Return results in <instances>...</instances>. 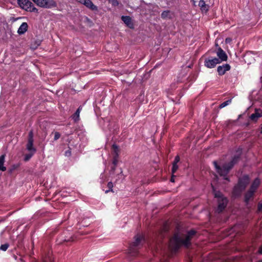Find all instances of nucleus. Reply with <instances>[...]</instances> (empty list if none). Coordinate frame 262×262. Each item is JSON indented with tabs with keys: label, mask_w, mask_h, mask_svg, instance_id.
<instances>
[{
	"label": "nucleus",
	"mask_w": 262,
	"mask_h": 262,
	"mask_svg": "<svg viewBox=\"0 0 262 262\" xmlns=\"http://www.w3.org/2000/svg\"><path fill=\"white\" fill-rule=\"evenodd\" d=\"M195 233V230H191L187 234L179 232L175 233L173 236L170 239L169 248L172 252H176L182 245L188 247L191 244L190 241Z\"/></svg>",
	"instance_id": "nucleus-1"
},
{
	"label": "nucleus",
	"mask_w": 262,
	"mask_h": 262,
	"mask_svg": "<svg viewBox=\"0 0 262 262\" xmlns=\"http://www.w3.org/2000/svg\"><path fill=\"white\" fill-rule=\"evenodd\" d=\"M239 159V156L236 155L233 158L232 160L229 163L225 164L222 166L218 165L217 162L215 161H213V164L217 172L221 176L223 177L225 180L229 181L228 178L227 177V176L233 166L237 163Z\"/></svg>",
	"instance_id": "nucleus-2"
},
{
	"label": "nucleus",
	"mask_w": 262,
	"mask_h": 262,
	"mask_svg": "<svg viewBox=\"0 0 262 262\" xmlns=\"http://www.w3.org/2000/svg\"><path fill=\"white\" fill-rule=\"evenodd\" d=\"M249 183V177L247 175L239 178L238 184L234 187L233 193L235 196H238L241 194L247 185Z\"/></svg>",
	"instance_id": "nucleus-3"
},
{
	"label": "nucleus",
	"mask_w": 262,
	"mask_h": 262,
	"mask_svg": "<svg viewBox=\"0 0 262 262\" xmlns=\"http://www.w3.org/2000/svg\"><path fill=\"white\" fill-rule=\"evenodd\" d=\"M144 238L142 235L138 234L135 236V241L130 244L128 254L130 256H136L137 255L138 251L137 247L140 246Z\"/></svg>",
	"instance_id": "nucleus-4"
},
{
	"label": "nucleus",
	"mask_w": 262,
	"mask_h": 262,
	"mask_svg": "<svg viewBox=\"0 0 262 262\" xmlns=\"http://www.w3.org/2000/svg\"><path fill=\"white\" fill-rule=\"evenodd\" d=\"M37 6L45 8H52L57 6L56 3L54 0H32Z\"/></svg>",
	"instance_id": "nucleus-5"
},
{
	"label": "nucleus",
	"mask_w": 262,
	"mask_h": 262,
	"mask_svg": "<svg viewBox=\"0 0 262 262\" xmlns=\"http://www.w3.org/2000/svg\"><path fill=\"white\" fill-rule=\"evenodd\" d=\"M33 133L32 130H30L28 135V142L26 145L27 149L31 152H35L36 149L33 147Z\"/></svg>",
	"instance_id": "nucleus-6"
},
{
	"label": "nucleus",
	"mask_w": 262,
	"mask_h": 262,
	"mask_svg": "<svg viewBox=\"0 0 262 262\" xmlns=\"http://www.w3.org/2000/svg\"><path fill=\"white\" fill-rule=\"evenodd\" d=\"M219 59L217 58H207L205 60L204 65L208 68H213L217 64L220 63Z\"/></svg>",
	"instance_id": "nucleus-7"
},
{
	"label": "nucleus",
	"mask_w": 262,
	"mask_h": 262,
	"mask_svg": "<svg viewBox=\"0 0 262 262\" xmlns=\"http://www.w3.org/2000/svg\"><path fill=\"white\" fill-rule=\"evenodd\" d=\"M93 11H98V7L91 0H76Z\"/></svg>",
	"instance_id": "nucleus-8"
},
{
	"label": "nucleus",
	"mask_w": 262,
	"mask_h": 262,
	"mask_svg": "<svg viewBox=\"0 0 262 262\" xmlns=\"http://www.w3.org/2000/svg\"><path fill=\"white\" fill-rule=\"evenodd\" d=\"M216 55L219 57L220 63L227 60L228 56L225 52L221 48L219 47L216 51Z\"/></svg>",
	"instance_id": "nucleus-9"
},
{
	"label": "nucleus",
	"mask_w": 262,
	"mask_h": 262,
	"mask_svg": "<svg viewBox=\"0 0 262 262\" xmlns=\"http://www.w3.org/2000/svg\"><path fill=\"white\" fill-rule=\"evenodd\" d=\"M217 202H218V206H217L216 211L218 213H220L226 207L228 201L226 198H221L219 200H217Z\"/></svg>",
	"instance_id": "nucleus-10"
},
{
	"label": "nucleus",
	"mask_w": 262,
	"mask_h": 262,
	"mask_svg": "<svg viewBox=\"0 0 262 262\" xmlns=\"http://www.w3.org/2000/svg\"><path fill=\"white\" fill-rule=\"evenodd\" d=\"M17 3L21 8L28 11L32 6V3L29 0H17Z\"/></svg>",
	"instance_id": "nucleus-11"
},
{
	"label": "nucleus",
	"mask_w": 262,
	"mask_h": 262,
	"mask_svg": "<svg viewBox=\"0 0 262 262\" xmlns=\"http://www.w3.org/2000/svg\"><path fill=\"white\" fill-rule=\"evenodd\" d=\"M231 67L229 64H225L220 66L217 68V71L219 75H223L227 71L230 70Z\"/></svg>",
	"instance_id": "nucleus-12"
},
{
	"label": "nucleus",
	"mask_w": 262,
	"mask_h": 262,
	"mask_svg": "<svg viewBox=\"0 0 262 262\" xmlns=\"http://www.w3.org/2000/svg\"><path fill=\"white\" fill-rule=\"evenodd\" d=\"M262 116V110L258 108L255 109V113L251 114L250 119L254 122L257 121L258 118Z\"/></svg>",
	"instance_id": "nucleus-13"
},
{
	"label": "nucleus",
	"mask_w": 262,
	"mask_h": 262,
	"mask_svg": "<svg viewBox=\"0 0 262 262\" xmlns=\"http://www.w3.org/2000/svg\"><path fill=\"white\" fill-rule=\"evenodd\" d=\"M121 20L124 23V24L129 28H134V24L132 22V18L129 16H122L121 17Z\"/></svg>",
	"instance_id": "nucleus-14"
},
{
	"label": "nucleus",
	"mask_w": 262,
	"mask_h": 262,
	"mask_svg": "<svg viewBox=\"0 0 262 262\" xmlns=\"http://www.w3.org/2000/svg\"><path fill=\"white\" fill-rule=\"evenodd\" d=\"M28 26L27 23H23L19 27L17 33L19 35L24 34L28 30Z\"/></svg>",
	"instance_id": "nucleus-15"
},
{
	"label": "nucleus",
	"mask_w": 262,
	"mask_h": 262,
	"mask_svg": "<svg viewBox=\"0 0 262 262\" xmlns=\"http://www.w3.org/2000/svg\"><path fill=\"white\" fill-rule=\"evenodd\" d=\"M199 6L202 12H206L208 10V6L205 4L204 0H200L199 3Z\"/></svg>",
	"instance_id": "nucleus-16"
},
{
	"label": "nucleus",
	"mask_w": 262,
	"mask_h": 262,
	"mask_svg": "<svg viewBox=\"0 0 262 262\" xmlns=\"http://www.w3.org/2000/svg\"><path fill=\"white\" fill-rule=\"evenodd\" d=\"M254 192L255 191L249 189V190L245 194V201L247 204L248 203L250 199L253 197Z\"/></svg>",
	"instance_id": "nucleus-17"
},
{
	"label": "nucleus",
	"mask_w": 262,
	"mask_h": 262,
	"mask_svg": "<svg viewBox=\"0 0 262 262\" xmlns=\"http://www.w3.org/2000/svg\"><path fill=\"white\" fill-rule=\"evenodd\" d=\"M260 184V181L258 179L256 178L254 180L253 182L252 183L250 189L255 191L256 189L258 188L259 185Z\"/></svg>",
	"instance_id": "nucleus-18"
},
{
	"label": "nucleus",
	"mask_w": 262,
	"mask_h": 262,
	"mask_svg": "<svg viewBox=\"0 0 262 262\" xmlns=\"http://www.w3.org/2000/svg\"><path fill=\"white\" fill-rule=\"evenodd\" d=\"M81 106H79L74 114L73 115L72 118L75 122H77L79 120V114L81 110Z\"/></svg>",
	"instance_id": "nucleus-19"
},
{
	"label": "nucleus",
	"mask_w": 262,
	"mask_h": 262,
	"mask_svg": "<svg viewBox=\"0 0 262 262\" xmlns=\"http://www.w3.org/2000/svg\"><path fill=\"white\" fill-rule=\"evenodd\" d=\"M162 19L170 18H171V12L169 10L164 11L161 15Z\"/></svg>",
	"instance_id": "nucleus-20"
},
{
	"label": "nucleus",
	"mask_w": 262,
	"mask_h": 262,
	"mask_svg": "<svg viewBox=\"0 0 262 262\" xmlns=\"http://www.w3.org/2000/svg\"><path fill=\"white\" fill-rule=\"evenodd\" d=\"M112 149L113 150V152H114V154L115 158H118V156H119V151H120V149H119V146H117L116 144H114L112 145Z\"/></svg>",
	"instance_id": "nucleus-21"
},
{
	"label": "nucleus",
	"mask_w": 262,
	"mask_h": 262,
	"mask_svg": "<svg viewBox=\"0 0 262 262\" xmlns=\"http://www.w3.org/2000/svg\"><path fill=\"white\" fill-rule=\"evenodd\" d=\"M5 161V155H3L0 156V170L4 171L6 170V167L4 166Z\"/></svg>",
	"instance_id": "nucleus-22"
},
{
	"label": "nucleus",
	"mask_w": 262,
	"mask_h": 262,
	"mask_svg": "<svg viewBox=\"0 0 262 262\" xmlns=\"http://www.w3.org/2000/svg\"><path fill=\"white\" fill-rule=\"evenodd\" d=\"M40 43H41L40 40H38L35 41L34 44H31V48L32 49L35 50L37 48L38 46H39L40 45Z\"/></svg>",
	"instance_id": "nucleus-23"
},
{
	"label": "nucleus",
	"mask_w": 262,
	"mask_h": 262,
	"mask_svg": "<svg viewBox=\"0 0 262 262\" xmlns=\"http://www.w3.org/2000/svg\"><path fill=\"white\" fill-rule=\"evenodd\" d=\"M231 99H229V100H228L223 102L222 103H221L220 105L219 108H222L225 107L226 106L229 104L231 103Z\"/></svg>",
	"instance_id": "nucleus-24"
},
{
	"label": "nucleus",
	"mask_w": 262,
	"mask_h": 262,
	"mask_svg": "<svg viewBox=\"0 0 262 262\" xmlns=\"http://www.w3.org/2000/svg\"><path fill=\"white\" fill-rule=\"evenodd\" d=\"M9 247V244L8 243H6L5 244L2 245L0 247V250L6 251L8 247Z\"/></svg>",
	"instance_id": "nucleus-25"
},
{
	"label": "nucleus",
	"mask_w": 262,
	"mask_h": 262,
	"mask_svg": "<svg viewBox=\"0 0 262 262\" xmlns=\"http://www.w3.org/2000/svg\"><path fill=\"white\" fill-rule=\"evenodd\" d=\"M35 152H30V154L26 155L24 158V160L25 161H28L31 157L34 154Z\"/></svg>",
	"instance_id": "nucleus-26"
},
{
	"label": "nucleus",
	"mask_w": 262,
	"mask_h": 262,
	"mask_svg": "<svg viewBox=\"0 0 262 262\" xmlns=\"http://www.w3.org/2000/svg\"><path fill=\"white\" fill-rule=\"evenodd\" d=\"M214 195H215V197L217 199V200H219L221 198H225L223 196L222 194L220 192H215Z\"/></svg>",
	"instance_id": "nucleus-27"
},
{
	"label": "nucleus",
	"mask_w": 262,
	"mask_h": 262,
	"mask_svg": "<svg viewBox=\"0 0 262 262\" xmlns=\"http://www.w3.org/2000/svg\"><path fill=\"white\" fill-rule=\"evenodd\" d=\"M178 169V166L177 164H172V173L173 174Z\"/></svg>",
	"instance_id": "nucleus-28"
},
{
	"label": "nucleus",
	"mask_w": 262,
	"mask_h": 262,
	"mask_svg": "<svg viewBox=\"0 0 262 262\" xmlns=\"http://www.w3.org/2000/svg\"><path fill=\"white\" fill-rule=\"evenodd\" d=\"M29 12H38V10L37 8H36L33 4H32V6H31V8L30 9H29Z\"/></svg>",
	"instance_id": "nucleus-29"
},
{
	"label": "nucleus",
	"mask_w": 262,
	"mask_h": 262,
	"mask_svg": "<svg viewBox=\"0 0 262 262\" xmlns=\"http://www.w3.org/2000/svg\"><path fill=\"white\" fill-rule=\"evenodd\" d=\"M109 3H111L113 6H118L119 4L117 0H108Z\"/></svg>",
	"instance_id": "nucleus-30"
},
{
	"label": "nucleus",
	"mask_w": 262,
	"mask_h": 262,
	"mask_svg": "<svg viewBox=\"0 0 262 262\" xmlns=\"http://www.w3.org/2000/svg\"><path fill=\"white\" fill-rule=\"evenodd\" d=\"M107 187H108L109 189L111 190V192H113V184L112 182H108L107 183Z\"/></svg>",
	"instance_id": "nucleus-31"
},
{
	"label": "nucleus",
	"mask_w": 262,
	"mask_h": 262,
	"mask_svg": "<svg viewBox=\"0 0 262 262\" xmlns=\"http://www.w3.org/2000/svg\"><path fill=\"white\" fill-rule=\"evenodd\" d=\"M60 137V134L58 132H55L54 135V140H58Z\"/></svg>",
	"instance_id": "nucleus-32"
},
{
	"label": "nucleus",
	"mask_w": 262,
	"mask_h": 262,
	"mask_svg": "<svg viewBox=\"0 0 262 262\" xmlns=\"http://www.w3.org/2000/svg\"><path fill=\"white\" fill-rule=\"evenodd\" d=\"M258 210L262 212V201H260L258 204Z\"/></svg>",
	"instance_id": "nucleus-33"
},
{
	"label": "nucleus",
	"mask_w": 262,
	"mask_h": 262,
	"mask_svg": "<svg viewBox=\"0 0 262 262\" xmlns=\"http://www.w3.org/2000/svg\"><path fill=\"white\" fill-rule=\"evenodd\" d=\"M180 161V157L178 156H177L175 158L173 162V164H177L178 162Z\"/></svg>",
	"instance_id": "nucleus-34"
},
{
	"label": "nucleus",
	"mask_w": 262,
	"mask_h": 262,
	"mask_svg": "<svg viewBox=\"0 0 262 262\" xmlns=\"http://www.w3.org/2000/svg\"><path fill=\"white\" fill-rule=\"evenodd\" d=\"M231 41H232V39L230 37H228V38H226V39H225V42L226 43H229L231 42Z\"/></svg>",
	"instance_id": "nucleus-35"
},
{
	"label": "nucleus",
	"mask_w": 262,
	"mask_h": 262,
	"mask_svg": "<svg viewBox=\"0 0 262 262\" xmlns=\"http://www.w3.org/2000/svg\"><path fill=\"white\" fill-rule=\"evenodd\" d=\"M65 155L67 156H70L71 155V152L70 150H68L65 152Z\"/></svg>",
	"instance_id": "nucleus-36"
},
{
	"label": "nucleus",
	"mask_w": 262,
	"mask_h": 262,
	"mask_svg": "<svg viewBox=\"0 0 262 262\" xmlns=\"http://www.w3.org/2000/svg\"><path fill=\"white\" fill-rule=\"evenodd\" d=\"M114 160L113 161V164L114 165H116L117 164V158H115V157L114 156Z\"/></svg>",
	"instance_id": "nucleus-37"
},
{
	"label": "nucleus",
	"mask_w": 262,
	"mask_h": 262,
	"mask_svg": "<svg viewBox=\"0 0 262 262\" xmlns=\"http://www.w3.org/2000/svg\"><path fill=\"white\" fill-rule=\"evenodd\" d=\"M174 176L173 174H172L171 178V179H170V181L172 182H174Z\"/></svg>",
	"instance_id": "nucleus-38"
},
{
	"label": "nucleus",
	"mask_w": 262,
	"mask_h": 262,
	"mask_svg": "<svg viewBox=\"0 0 262 262\" xmlns=\"http://www.w3.org/2000/svg\"><path fill=\"white\" fill-rule=\"evenodd\" d=\"M258 252L259 254H262V247L259 249Z\"/></svg>",
	"instance_id": "nucleus-39"
},
{
	"label": "nucleus",
	"mask_w": 262,
	"mask_h": 262,
	"mask_svg": "<svg viewBox=\"0 0 262 262\" xmlns=\"http://www.w3.org/2000/svg\"><path fill=\"white\" fill-rule=\"evenodd\" d=\"M110 191H111V190L110 189H108V190H106L105 191V193H107L108 192H109Z\"/></svg>",
	"instance_id": "nucleus-40"
},
{
	"label": "nucleus",
	"mask_w": 262,
	"mask_h": 262,
	"mask_svg": "<svg viewBox=\"0 0 262 262\" xmlns=\"http://www.w3.org/2000/svg\"><path fill=\"white\" fill-rule=\"evenodd\" d=\"M215 46L217 47L218 46V44L217 43H215Z\"/></svg>",
	"instance_id": "nucleus-41"
}]
</instances>
